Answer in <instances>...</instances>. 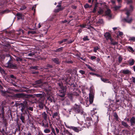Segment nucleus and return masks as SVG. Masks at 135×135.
Returning a JSON list of instances; mask_svg holds the SVG:
<instances>
[{"mask_svg":"<svg viewBox=\"0 0 135 135\" xmlns=\"http://www.w3.org/2000/svg\"><path fill=\"white\" fill-rule=\"evenodd\" d=\"M43 117L45 120L47 119V115L45 112H44L42 114Z\"/></svg>","mask_w":135,"mask_h":135,"instance_id":"obj_17","label":"nucleus"},{"mask_svg":"<svg viewBox=\"0 0 135 135\" xmlns=\"http://www.w3.org/2000/svg\"><path fill=\"white\" fill-rule=\"evenodd\" d=\"M36 33V32L35 31H29L28 32V33H31L32 34H34Z\"/></svg>","mask_w":135,"mask_h":135,"instance_id":"obj_26","label":"nucleus"},{"mask_svg":"<svg viewBox=\"0 0 135 135\" xmlns=\"http://www.w3.org/2000/svg\"><path fill=\"white\" fill-rule=\"evenodd\" d=\"M52 132L54 133L55 135H56L55 132V130L54 128H52Z\"/></svg>","mask_w":135,"mask_h":135,"instance_id":"obj_50","label":"nucleus"},{"mask_svg":"<svg viewBox=\"0 0 135 135\" xmlns=\"http://www.w3.org/2000/svg\"><path fill=\"white\" fill-rule=\"evenodd\" d=\"M65 95V94L64 92L61 93V94H59V96L62 97H64Z\"/></svg>","mask_w":135,"mask_h":135,"instance_id":"obj_34","label":"nucleus"},{"mask_svg":"<svg viewBox=\"0 0 135 135\" xmlns=\"http://www.w3.org/2000/svg\"><path fill=\"white\" fill-rule=\"evenodd\" d=\"M26 8V7L25 6H23L20 8V11H22L23 10Z\"/></svg>","mask_w":135,"mask_h":135,"instance_id":"obj_22","label":"nucleus"},{"mask_svg":"<svg viewBox=\"0 0 135 135\" xmlns=\"http://www.w3.org/2000/svg\"><path fill=\"white\" fill-rule=\"evenodd\" d=\"M114 116L117 119L118 118V116L116 113H115L114 114Z\"/></svg>","mask_w":135,"mask_h":135,"instance_id":"obj_51","label":"nucleus"},{"mask_svg":"<svg viewBox=\"0 0 135 135\" xmlns=\"http://www.w3.org/2000/svg\"><path fill=\"white\" fill-rule=\"evenodd\" d=\"M122 125L126 128H128L129 127L127 123L124 121H122Z\"/></svg>","mask_w":135,"mask_h":135,"instance_id":"obj_19","label":"nucleus"},{"mask_svg":"<svg viewBox=\"0 0 135 135\" xmlns=\"http://www.w3.org/2000/svg\"><path fill=\"white\" fill-rule=\"evenodd\" d=\"M7 56L8 57H9L10 59L7 63L5 64L4 66L5 67H8L9 68L12 69H16L17 67V65L16 64H13L11 63V61L12 60V59L11 57L9 55H7Z\"/></svg>","mask_w":135,"mask_h":135,"instance_id":"obj_1","label":"nucleus"},{"mask_svg":"<svg viewBox=\"0 0 135 135\" xmlns=\"http://www.w3.org/2000/svg\"><path fill=\"white\" fill-rule=\"evenodd\" d=\"M96 58V57L95 56H91L90 57V59L92 60L95 59Z\"/></svg>","mask_w":135,"mask_h":135,"instance_id":"obj_47","label":"nucleus"},{"mask_svg":"<svg viewBox=\"0 0 135 135\" xmlns=\"http://www.w3.org/2000/svg\"><path fill=\"white\" fill-rule=\"evenodd\" d=\"M127 4H129L132 3V0H128L127 1Z\"/></svg>","mask_w":135,"mask_h":135,"instance_id":"obj_49","label":"nucleus"},{"mask_svg":"<svg viewBox=\"0 0 135 135\" xmlns=\"http://www.w3.org/2000/svg\"><path fill=\"white\" fill-rule=\"evenodd\" d=\"M122 72L124 74H128L130 73V71L128 69L122 70Z\"/></svg>","mask_w":135,"mask_h":135,"instance_id":"obj_13","label":"nucleus"},{"mask_svg":"<svg viewBox=\"0 0 135 135\" xmlns=\"http://www.w3.org/2000/svg\"><path fill=\"white\" fill-rule=\"evenodd\" d=\"M35 54L34 52L31 53H29L28 54V56H32L33 55H34Z\"/></svg>","mask_w":135,"mask_h":135,"instance_id":"obj_39","label":"nucleus"},{"mask_svg":"<svg viewBox=\"0 0 135 135\" xmlns=\"http://www.w3.org/2000/svg\"><path fill=\"white\" fill-rule=\"evenodd\" d=\"M3 13H5V12H8V10H5L3 11Z\"/></svg>","mask_w":135,"mask_h":135,"instance_id":"obj_57","label":"nucleus"},{"mask_svg":"<svg viewBox=\"0 0 135 135\" xmlns=\"http://www.w3.org/2000/svg\"><path fill=\"white\" fill-rule=\"evenodd\" d=\"M75 111L76 112L81 114H83V112L82 107L80 105H76V107L75 108Z\"/></svg>","mask_w":135,"mask_h":135,"instance_id":"obj_3","label":"nucleus"},{"mask_svg":"<svg viewBox=\"0 0 135 135\" xmlns=\"http://www.w3.org/2000/svg\"><path fill=\"white\" fill-rule=\"evenodd\" d=\"M42 83V81L41 80H38L36 81H35V83L36 84H39Z\"/></svg>","mask_w":135,"mask_h":135,"instance_id":"obj_28","label":"nucleus"},{"mask_svg":"<svg viewBox=\"0 0 135 135\" xmlns=\"http://www.w3.org/2000/svg\"><path fill=\"white\" fill-rule=\"evenodd\" d=\"M95 75H96L97 77H101V76L99 74H95Z\"/></svg>","mask_w":135,"mask_h":135,"instance_id":"obj_60","label":"nucleus"},{"mask_svg":"<svg viewBox=\"0 0 135 135\" xmlns=\"http://www.w3.org/2000/svg\"><path fill=\"white\" fill-rule=\"evenodd\" d=\"M36 7V6H33L32 8V10H33L34 12H35V8Z\"/></svg>","mask_w":135,"mask_h":135,"instance_id":"obj_54","label":"nucleus"},{"mask_svg":"<svg viewBox=\"0 0 135 135\" xmlns=\"http://www.w3.org/2000/svg\"><path fill=\"white\" fill-rule=\"evenodd\" d=\"M64 9L63 7H60L59 8L56 9L54 10V12H57L59 11L63 10Z\"/></svg>","mask_w":135,"mask_h":135,"instance_id":"obj_20","label":"nucleus"},{"mask_svg":"<svg viewBox=\"0 0 135 135\" xmlns=\"http://www.w3.org/2000/svg\"><path fill=\"white\" fill-rule=\"evenodd\" d=\"M19 31L20 32V33L22 32V33H23V31L22 29H20L19 30Z\"/></svg>","mask_w":135,"mask_h":135,"instance_id":"obj_62","label":"nucleus"},{"mask_svg":"<svg viewBox=\"0 0 135 135\" xmlns=\"http://www.w3.org/2000/svg\"><path fill=\"white\" fill-rule=\"evenodd\" d=\"M125 11H126V14L127 15V18H125L124 19V20L125 21L128 22L130 23L132 21V19L131 18H130L129 19H128V17H129L130 13V11L128 10L127 8H126L125 9Z\"/></svg>","mask_w":135,"mask_h":135,"instance_id":"obj_2","label":"nucleus"},{"mask_svg":"<svg viewBox=\"0 0 135 135\" xmlns=\"http://www.w3.org/2000/svg\"><path fill=\"white\" fill-rule=\"evenodd\" d=\"M13 90L12 89V88H8L7 90V92L8 94L11 93L12 91H13Z\"/></svg>","mask_w":135,"mask_h":135,"instance_id":"obj_18","label":"nucleus"},{"mask_svg":"<svg viewBox=\"0 0 135 135\" xmlns=\"http://www.w3.org/2000/svg\"><path fill=\"white\" fill-rule=\"evenodd\" d=\"M20 119L21 120L22 122L24 123V120H25V117L24 116L22 115V114H21V115L20 118Z\"/></svg>","mask_w":135,"mask_h":135,"instance_id":"obj_21","label":"nucleus"},{"mask_svg":"<svg viewBox=\"0 0 135 135\" xmlns=\"http://www.w3.org/2000/svg\"><path fill=\"white\" fill-rule=\"evenodd\" d=\"M79 72L82 74H84L85 73L84 71L81 70H80Z\"/></svg>","mask_w":135,"mask_h":135,"instance_id":"obj_42","label":"nucleus"},{"mask_svg":"<svg viewBox=\"0 0 135 135\" xmlns=\"http://www.w3.org/2000/svg\"><path fill=\"white\" fill-rule=\"evenodd\" d=\"M103 12V10L100 9L98 11V13L99 14H102Z\"/></svg>","mask_w":135,"mask_h":135,"instance_id":"obj_31","label":"nucleus"},{"mask_svg":"<svg viewBox=\"0 0 135 135\" xmlns=\"http://www.w3.org/2000/svg\"><path fill=\"white\" fill-rule=\"evenodd\" d=\"M110 9H107V11L106 12V14L110 18L111 17V15L110 14Z\"/></svg>","mask_w":135,"mask_h":135,"instance_id":"obj_14","label":"nucleus"},{"mask_svg":"<svg viewBox=\"0 0 135 135\" xmlns=\"http://www.w3.org/2000/svg\"><path fill=\"white\" fill-rule=\"evenodd\" d=\"M67 128L72 129L76 132H78L80 131V128L79 127H75L73 126L68 127Z\"/></svg>","mask_w":135,"mask_h":135,"instance_id":"obj_5","label":"nucleus"},{"mask_svg":"<svg viewBox=\"0 0 135 135\" xmlns=\"http://www.w3.org/2000/svg\"><path fill=\"white\" fill-rule=\"evenodd\" d=\"M39 106H40V107L41 108H43V105L42 104H40L39 105Z\"/></svg>","mask_w":135,"mask_h":135,"instance_id":"obj_64","label":"nucleus"},{"mask_svg":"<svg viewBox=\"0 0 135 135\" xmlns=\"http://www.w3.org/2000/svg\"><path fill=\"white\" fill-rule=\"evenodd\" d=\"M20 107L21 112H23L24 110L26 108L27 105V103L23 102V103H21L20 104Z\"/></svg>","mask_w":135,"mask_h":135,"instance_id":"obj_4","label":"nucleus"},{"mask_svg":"<svg viewBox=\"0 0 135 135\" xmlns=\"http://www.w3.org/2000/svg\"><path fill=\"white\" fill-rule=\"evenodd\" d=\"M52 60L53 61L57 64H59L60 62L59 59L57 58L52 59Z\"/></svg>","mask_w":135,"mask_h":135,"instance_id":"obj_9","label":"nucleus"},{"mask_svg":"<svg viewBox=\"0 0 135 135\" xmlns=\"http://www.w3.org/2000/svg\"><path fill=\"white\" fill-rule=\"evenodd\" d=\"M36 96L37 97H40L41 98L42 97H43V95L41 94H37L36 95Z\"/></svg>","mask_w":135,"mask_h":135,"instance_id":"obj_38","label":"nucleus"},{"mask_svg":"<svg viewBox=\"0 0 135 135\" xmlns=\"http://www.w3.org/2000/svg\"><path fill=\"white\" fill-rule=\"evenodd\" d=\"M99 49V47L98 46H95L94 48V51L95 52H96L97 51V50Z\"/></svg>","mask_w":135,"mask_h":135,"instance_id":"obj_33","label":"nucleus"},{"mask_svg":"<svg viewBox=\"0 0 135 135\" xmlns=\"http://www.w3.org/2000/svg\"><path fill=\"white\" fill-rule=\"evenodd\" d=\"M58 114L57 112L55 113H54V115L52 116L53 118H56V117L58 116Z\"/></svg>","mask_w":135,"mask_h":135,"instance_id":"obj_32","label":"nucleus"},{"mask_svg":"<svg viewBox=\"0 0 135 135\" xmlns=\"http://www.w3.org/2000/svg\"><path fill=\"white\" fill-rule=\"evenodd\" d=\"M38 67L37 66H32L31 67V69H34L35 70H37V69Z\"/></svg>","mask_w":135,"mask_h":135,"instance_id":"obj_41","label":"nucleus"},{"mask_svg":"<svg viewBox=\"0 0 135 135\" xmlns=\"http://www.w3.org/2000/svg\"><path fill=\"white\" fill-rule=\"evenodd\" d=\"M50 130L48 129H46L44 130V132L46 133H48L50 132Z\"/></svg>","mask_w":135,"mask_h":135,"instance_id":"obj_30","label":"nucleus"},{"mask_svg":"<svg viewBox=\"0 0 135 135\" xmlns=\"http://www.w3.org/2000/svg\"><path fill=\"white\" fill-rule=\"evenodd\" d=\"M89 102L90 104H91L93 102L94 95L93 94L90 93L89 94Z\"/></svg>","mask_w":135,"mask_h":135,"instance_id":"obj_6","label":"nucleus"},{"mask_svg":"<svg viewBox=\"0 0 135 135\" xmlns=\"http://www.w3.org/2000/svg\"><path fill=\"white\" fill-rule=\"evenodd\" d=\"M67 39H64L61 41L59 42V44H61L63 42H65L67 41Z\"/></svg>","mask_w":135,"mask_h":135,"instance_id":"obj_29","label":"nucleus"},{"mask_svg":"<svg viewBox=\"0 0 135 135\" xmlns=\"http://www.w3.org/2000/svg\"><path fill=\"white\" fill-rule=\"evenodd\" d=\"M101 79L102 81H103V82H106V81L108 80H107L106 79H103V78H101Z\"/></svg>","mask_w":135,"mask_h":135,"instance_id":"obj_43","label":"nucleus"},{"mask_svg":"<svg viewBox=\"0 0 135 135\" xmlns=\"http://www.w3.org/2000/svg\"><path fill=\"white\" fill-rule=\"evenodd\" d=\"M104 36L107 40L110 39L111 38V35L109 32L105 33L104 35Z\"/></svg>","mask_w":135,"mask_h":135,"instance_id":"obj_7","label":"nucleus"},{"mask_svg":"<svg viewBox=\"0 0 135 135\" xmlns=\"http://www.w3.org/2000/svg\"><path fill=\"white\" fill-rule=\"evenodd\" d=\"M89 74L90 75H95V74L93 73H90Z\"/></svg>","mask_w":135,"mask_h":135,"instance_id":"obj_61","label":"nucleus"},{"mask_svg":"<svg viewBox=\"0 0 135 135\" xmlns=\"http://www.w3.org/2000/svg\"><path fill=\"white\" fill-rule=\"evenodd\" d=\"M128 62L129 63V65L131 66H132L134 64L135 61L133 59H130L128 61Z\"/></svg>","mask_w":135,"mask_h":135,"instance_id":"obj_12","label":"nucleus"},{"mask_svg":"<svg viewBox=\"0 0 135 135\" xmlns=\"http://www.w3.org/2000/svg\"><path fill=\"white\" fill-rule=\"evenodd\" d=\"M130 120L131 122V126H134L135 123V118L132 117L131 118Z\"/></svg>","mask_w":135,"mask_h":135,"instance_id":"obj_8","label":"nucleus"},{"mask_svg":"<svg viewBox=\"0 0 135 135\" xmlns=\"http://www.w3.org/2000/svg\"><path fill=\"white\" fill-rule=\"evenodd\" d=\"M0 71L2 74H4L5 73V71L1 68L0 69Z\"/></svg>","mask_w":135,"mask_h":135,"instance_id":"obj_36","label":"nucleus"},{"mask_svg":"<svg viewBox=\"0 0 135 135\" xmlns=\"http://www.w3.org/2000/svg\"><path fill=\"white\" fill-rule=\"evenodd\" d=\"M66 131L68 132V134H69V135H73L70 133L69 132L68 130H66Z\"/></svg>","mask_w":135,"mask_h":135,"instance_id":"obj_59","label":"nucleus"},{"mask_svg":"<svg viewBox=\"0 0 135 135\" xmlns=\"http://www.w3.org/2000/svg\"><path fill=\"white\" fill-rule=\"evenodd\" d=\"M42 126L48 128V123L46 124H45L44 123H42Z\"/></svg>","mask_w":135,"mask_h":135,"instance_id":"obj_35","label":"nucleus"},{"mask_svg":"<svg viewBox=\"0 0 135 135\" xmlns=\"http://www.w3.org/2000/svg\"><path fill=\"white\" fill-rule=\"evenodd\" d=\"M10 76L11 78H15V77H14V76L13 75H11Z\"/></svg>","mask_w":135,"mask_h":135,"instance_id":"obj_58","label":"nucleus"},{"mask_svg":"<svg viewBox=\"0 0 135 135\" xmlns=\"http://www.w3.org/2000/svg\"><path fill=\"white\" fill-rule=\"evenodd\" d=\"M22 94L21 93H17L15 95L16 97L18 98H20L22 96Z\"/></svg>","mask_w":135,"mask_h":135,"instance_id":"obj_23","label":"nucleus"},{"mask_svg":"<svg viewBox=\"0 0 135 135\" xmlns=\"http://www.w3.org/2000/svg\"><path fill=\"white\" fill-rule=\"evenodd\" d=\"M61 6V5L60 4H58L57 6V7H58V8H60Z\"/></svg>","mask_w":135,"mask_h":135,"instance_id":"obj_63","label":"nucleus"},{"mask_svg":"<svg viewBox=\"0 0 135 135\" xmlns=\"http://www.w3.org/2000/svg\"><path fill=\"white\" fill-rule=\"evenodd\" d=\"M83 40L84 41H86L89 40V39L88 38L87 36H86V37H84L83 38Z\"/></svg>","mask_w":135,"mask_h":135,"instance_id":"obj_40","label":"nucleus"},{"mask_svg":"<svg viewBox=\"0 0 135 135\" xmlns=\"http://www.w3.org/2000/svg\"><path fill=\"white\" fill-rule=\"evenodd\" d=\"M27 109L31 111H32L33 110V108L32 107H29L27 108Z\"/></svg>","mask_w":135,"mask_h":135,"instance_id":"obj_48","label":"nucleus"},{"mask_svg":"<svg viewBox=\"0 0 135 135\" xmlns=\"http://www.w3.org/2000/svg\"><path fill=\"white\" fill-rule=\"evenodd\" d=\"M110 42H111L110 44H112V45H116L118 44V43L116 41H115L114 40V39H113L112 38H111L110 39Z\"/></svg>","mask_w":135,"mask_h":135,"instance_id":"obj_11","label":"nucleus"},{"mask_svg":"<svg viewBox=\"0 0 135 135\" xmlns=\"http://www.w3.org/2000/svg\"><path fill=\"white\" fill-rule=\"evenodd\" d=\"M55 129L57 132V133H58L59 132V130L58 129V128H55Z\"/></svg>","mask_w":135,"mask_h":135,"instance_id":"obj_55","label":"nucleus"},{"mask_svg":"<svg viewBox=\"0 0 135 135\" xmlns=\"http://www.w3.org/2000/svg\"><path fill=\"white\" fill-rule=\"evenodd\" d=\"M123 58L121 56H119L118 58L119 62L120 63L122 60Z\"/></svg>","mask_w":135,"mask_h":135,"instance_id":"obj_27","label":"nucleus"},{"mask_svg":"<svg viewBox=\"0 0 135 135\" xmlns=\"http://www.w3.org/2000/svg\"><path fill=\"white\" fill-rule=\"evenodd\" d=\"M88 68L93 71H95V70L94 69H93L90 66H89L88 67Z\"/></svg>","mask_w":135,"mask_h":135,"instance_id":"obj_46","label":"nucleus"},{"mask_svg":"<svg viewBox=\"0 0 135 135\" xmlns=\"http://www.w3.org/2000/svg\"><path fill=\"white\" fill-rule=\"evenodd\" d=\"M0 111L1 113H0V115L2 114V117L4 118V108L3 107H2Z\"/></svg>","mask_w":135,"mask_h":135,"instance_id":"obj_15","label":"nucleus"},{"mask_svg":"<svg viewBox=\"0 0 135 135\" xmlns=\"http://www.w3.org/2000/svg\"><path fill=\"white\" fill-rule=\"evenodd\" d=\"M119 36H122L123 34V33L122 32L119 31Z\"/></svg>","mask_w":135,"mask_h":135,"instance_id":"obj_53","label":"nucleus"},{"mask_svg":"<svg viewBox=\"0 0 135 135\" xmlns=\"http://www.w3.org/2000/svg\"><path fill=\"white\" fill-rule=\"evenodd\" d=\"M16 59L17 61H21L22 60V58L18 57H16Z\"/></svg>","mask_w":135,"mask_h":135,"instance_id":"obj_25","label":"nucleus"},{"mask_svg":"<svg viewBox=\"0 0 135 135\" xmlns=\"http://www.w3.org/2000/svg\"><path fill=\"white\" fill-rule=\"evenodd\" d=\"M84 7L86 8H89V5L88 4H86L85 6H84Z\"/></svg>","mask_w":135,"mask_h":135,"instance_id":"obj_45","label":"nucleus"},{"mask_svg":"<svg viewBox=\"0 0 135 135\" xmlns=\"http://www.w3.org/2000/svg\"><path fill=\"white\" fill-rule=\"evenodd\" d=\"M119 6H116L114 7V8L115 10H117L119 8Z\"/></svg>","mask_w":135,"mask_h":135,"instance_id":"obj_56","label":"nucleus"},{"mask_svg":"<svg viewBox=\"0 0 135 135\" xmlns=\"http://www.w3.org/2000/svg\"><path fill=\"white\" fill-rule=\"evenodd\" d=\"M128 48L130 49L132 52H133L134 51L133 50L132 47L131 46H128Z\"/></svg>","mask_w":135,"mask_h":135,"instance_id":"obj_37","label":"nucleus"},{"mask_svg":"<svg viewBox=\"0 0 135 135\" xmlns=\"http://www.w3.org/2000/svg\"><path fill=\"white\" fill-rule=\"evenodd\" d=\"M129 40H130L134 41L135 40V37H130Z\"/></svg>","mask_w":135,"mask_h":135,"instance_id":"obj_44","label":"nucleus"},{"mask_svg":"<svg viewBox=\"0 0 135 135\" xmlns=\"http://www.w3.org/2000/svg\"><path fill=\"white\" fill-rule=\"evenodd\" d=\"M1 95L4 96L8 97V94L7 92V91H4L3 90H1Z\"/></svg>","mask_w":135,"mask_h":135,"instance_id":"obj_10","label":"nucleus"},{"mask_svg":"<svg viewBox=\"0 0 135 135\" xmlns=\"http://www.w3.org/2000/svg\"><path fill=\"white\" fill-rule=\"evenodd\" d=\"M97 8V5L95 4V6L94 8L93 11H92V12L94 13H95L96 11V10Z\"/></svg>","mask_w":135,"mask_h":135,"instance_id":"obj_24","label":"nucleus"},{"mask_svg":"<svg viewBox=\"0 0 135 135\" xmlns=\"http://www.w3.org/2000/svg\"><path fill=\"white\" fill-rule=\"evenodd\" d=\"M132 81L134 83H135V77H132Z\"/></svg>","mask_w":135,"mask_h":135,"instance_id":"obj_52","label":"nucleus"},{"mask_svg":"<svg viewBox=\"0 0 135 135\" xmlns=\"http://www.w3.org/2000/svg\"><path fill=\"white\" fill-rule=\"evenodd\" d=\"M18 20L21 19L22 18V15L21 13H17L16 14Z\"/></svg>","mask_w":135,"mask_h":135,"instance_id":"obj_16","label":"nucleus"}]
</instances>
